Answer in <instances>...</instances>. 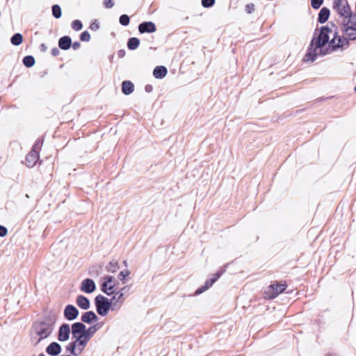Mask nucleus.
I'll use <instances>...</instances> for the list:
<instances>
[{
	"mask_svg": "<svg viewBox=\"0 0 356 356\" xmlns=\"http://www.w3.org/2000/svg\"><path fill=\"white\" fill-rule=\"evenodd\" d=\"M124 289L125 288H123L120 291L115 293L110 300L111 302H116V304L119 306V308L125 300L124 295L122 292V290Z\"/></svg>",
	"mask_w": 356,
	"mask_h": 356,
	"instance_id": "19",
	"label": "nucleus"
},
{
	"mask_svg": "<svg viewBox=\"0 0 356 356\" xmlns=\"http://www.w3.org/2000/svg\"><path fill=\"white\" fill-rule=\"evenodd\" d=\"M72 47L74 49H77L80 47V43L78 42H75L72 44Z\"/></svg>",
	"mask_w": 356,
	"mask_h": 356,
	"instance_id": "42",
	"label": "nucleus"
},
{
	"mask_svg": "<svg viewBox=\"0 0 356 356\" xmlns=\"http://www.w3.org/2000/svg\"><path fill=\"white\" fill-rule=\"evenodd\" d=\"M79 315L78 309L72 305H68L64 309V316L69 321H73L77 318Z\"/></svg>",
	"mask_w": 356,
	"mask_h": 356,
	"instance_id": "8",
	"label": "nucleus"
},
{
	"mask_svg": "<svg viewBox=\"0 0 356 356\" xmlns=\"http://www.w3.org/2000/svg\"><path fill=\"white\" fill-rule=\"evenodd\" d=\"M245 10L248 13H251L254 10V6L253 3H250L246 6Z\"/></svg>",
	"mask_w": 356,
	"mask_h": 356,
	"instance_id": "38",
	"label": "nucleus"
},
{
	"mask_svg": "<svg viewBox=\"0 0 356 356\" xmlns=\"http://www.w3.org/2000/svg\"><path fill=\"white\" fill-rule=\"evenodd\" d=\"M355 90L356 91V86L355 87Z\"/></svg>",
	"mask_w": 356,
	"mask_h": 356,
	"instance_id": "45",
	"label": "nucleus"
},
{
	"mask_svg": "<svg viewBox=\"0 0 356 356\" xmlns=\"http://www.w3.org/2000/svg\"><path fill=\"white\" fill-rule=\"evenodd\" d=\"M215 3V0H202V4L205 8L212 6Z\"/></svg>",
	"mask_w": 356,
	"mask_h": 356,
	"instance_id": "36",
	"label": "nucleus"
},
{
	"mask_svg": "<svg viewBox=\"0 0 356 356\" xmlns=\"http://www.w3.org/2000/svg\"><path fill=\"white\" fill-rule=\"evenodd\" d=\"M286 285L284 284L270 285L268 289L265 291V298L273 299L277 297L280 293H282L286 289Z\"/></svg>",
	"mask_w": 356,
	"mask_h": 356,
	"instance_id": "5",
	"label": "nucleus"
},
{
	"mask_svg": "<svg viewBox=\"0 0 356 356\" xmlns=\"http://www.w3.org/2000/svg\"><path fill=\"white\" fill-rule=\"evenodd\" d=\"M72 44L71 38L69 36H63L58 41V46L60 49L67 50Z\"/></svg>",
	"mask_w": 356,
	"mask_h": 356,
	"instance_id": "20",
	"label": "nucleus"
},
{
	"mask_svg": "<svg viewBox=\"0 0 356 356\" xmlns=\"http://www.w3.org/2000/svg\"><path fill=\"white\" fill-rule=\"evenodd\" d=\"M66 350L69 352H70V353H72V355H75V356H77L79 355V353H78V349L74 343V342H72L70 343H69L67 346H66Z\"/></svg>",
	"mask_w": 356,
	"mask_h": 356,
	"instance_id": "29",
	"label": "nucleus"
},
{
	"mask_svg": "<svg viewBox=\"0 0 356 356\" xmlns=\"http://www.w3.org/2000/svg\"><path fill=\"white\" fill-rule=\"evenodd\" d=\"M76 302L77 305L83 309L86 310L90 307L89 300L82 295H80L76 298Z\"/></svg>",
	"mask_w": 356,
	"mask_h": 356,
	"instance_id": "18",
	"label": "nucleus"
},
{
	"mask_svg": "<svg viewBox=\"0 0 356 356\" xmlns=\"http://www.w3.org/2000/svg\"><path fill=\"white\" fill-rule=\"evenodd\" d=\"M99 326L97 325H95L89 327L88 329L85 328V331L83 334H82L85 338L90 340V338L95 334V332L98 330Z\"/></svg>",
	"mask_w": 356,
	"mask_h": 356,
	"instance_id": "24",
	"label": "nucleus"
},
{
	"mask_svg": "<svg viewBox=\"0 0 356 356\" xmlns=\"http://www.w3.org/2000/svg\"><path fill=\"white\" fill-rule=\"evenodd\" d=\"M104 3L107 8H111L114 6L113 0H104Z\"/></svg>",
	"mask_w": 356,
	"mask_h": 356,
	"instance_id": "37",
	"label": "nucleus"
},
{
	"mask_svg": "<svg viewBox=\"0 0 356 356\" xmlns=\"http://www.w3.org/2000/svg\"><path fill=\"white\" fill-rule=\"evenodd\" d=\"M11 43L18 46L22 43L23 36L21 33H15L10 39Z\"/></svg>",
	"mask_w": 356,
	"mask_h": 356,
	"instance_id": "26",
	"label": "nucleus"
},
{
	"mask_svg": "<svg viewBox=\"0 0 356 356\" xmlns=\"http://www.w3.org/2000/svg\"><path fill=\"white\" fill-rule=\"evenodd\" d=\"M330 30L327 26L321 29L317 38L312 40L308 52L305 56V61H314L318 55L325 54L323 52V47L329 40V33Z\"/></svg>",
	"mask_w": 356,
	"mask_h": 356,
	"instance_id": "2",
	"label": "nucleus"
},
{
	"mask_svg": "<svg viewBox=\"0 0 356 356\" xmlns=\"http://www.w3.org/2000/svg\"><path fill=\"white\" fill-rule=\"evenodd\" d=\"M82 41L88 42L90 40V35L88 31H83L80 36Z\"/></svg>",
	"mask_w": 356,
	"mask_h": 356,
	"instance_id": "35",
	"label": "nucleus"
},
{
	"mask_svg": "<svg viewBox=\"0 0 356 356\" xmlns=\"http://www.w3.org/2000/svg\"><path fill=\"white\" fill-rule=\"evenodd\" d=\"M7 229L3 226L0 225V236H5L7 234Z\"/></svg>",
	"mask_w": 356,
	"mask_h": 356,
	"instance_id": "39",
	"label": "nucleus"
},
{
	"mask_svg": "<svg viewBox=\"0 0 356 356\" xmlns=\"http://www.w3.org/2000/svg\"><path fill=\"white\" fill-rule=\"evenodd\" d=\"M221 273H217L214 275L213 277L207 280L204 284V286L207 289H209L214 283L220 277Z\"/></svg>",
	"mask_w": 356,
	"mask_h": 356,
	"instance_id": "27",
	"label": "nucleus"
},
{
	"mask_svg": "<svg viewBox=\"0 0 356 356\" xmlns=\"http://www.w3.org/2000/svg\"><path fill=\"white\" fill-rule=\"evenodd\" d=\"M48 355L56 356L61 352V346L57 342L51 343L46 348Z\"/></svg>",
	"mask_w": 356,
	"mask_h": 356,
	"instance_id": "14",
	"label": "nucleus"
},
{
	"mask_svg": "<svg viewBox=\"0 0 356 356\" xmlns=\"http://www.w3.org/2000/svg\"><path fill=\"white\" fill-rule=\"evenodd\" d=\"M56 321L57 316L49 314L33 323L30 334V340L33 346H38L52 334Z\"/></svg>",
	"mask_w": 356,
	"mask_h": 356,
	"instance_id": "1",
	"label": "nucleus"
},
{
	"mask_svg": "<svg viewBox=\"0 0 356 356\" xmlns=\"http://www.w3.org/2000/svg\"><path fill=\"white\" fill-rule=\"evenodd\" d=\"M56 51H57L56 49H54V50L52 51V54H53L54 55H56Z\"/></svg>",
	"mask_w": 356,
	"mask_h": 356,
	"instance_id": "43",
	"label": "nucleus"
},
{
	"mask_svg": "<svg viewBox=\"0 0 356 356\" xmlns=\"http://www.w3.org/2000/svg\"><path fill=\"white\" fill-rule=\"evenodd\" d=\"M355 25H351L349 24L348 25L343 24V30L347 37L350 40L356 39V29Z\"/></svg>",
	"mask_w": 356,
	"mask_h": 356,
	"instance_id": "15",
	"label": "nucleus"
},
{
	"mask_svg": "<svg viewBox=\"0 0 356 356\" xmlns=\"http://www.w3.org/2000/svg\"><path fill=\"white\" fill-rule=\"evenodd\" d=\"M156 30V26L152 22H143L138 26V31L140 33H154Z\"/></svg>",
	"mask_w": 356,
	"mask_h": 356,
	"instance_id": "12",
	"label": "nucleus"
},
{
	"mask_svg": "<svg viewBox=\"0 0 356 356\" xmlns=\"http://www.w3.org/2000/svg\"><path fill=\"white\" fill-rule=\"evenodd\" d=\"M167 69L164 66H157L153 71V75L156 79H162L167 74Z\"/></svg>",
	"mask_w": 356,
	"mask_h": 356,
	"instance_id": "21",
	"label": "nucleus"
},
{
	"mask_svg": "<svg viewBox=\"0 0 356 356\" xmlns=\"http://www.w3.org/2000/svg\"><path fill=\"white\" fill-rule=\"evenodd\" d=\"M61 9L58 5H54L52 6V15L54 17L58 19L61 17Z\"/></svg>",
	"mask_w": 356,
	"mask_h": 356,
	"instance_id": "31",
	"label": "nucleus"
},
{
	"mask_svg": "<svg viewBox=\"0 0 356 356\" xmlns=\"http://www.w3.org/2000/svg\"><path fill=\"white\" fill-rule=\"evenodd\" d=\"M330 16V10L325 7L321 8L318 14V22L320 23L325 22Z\"/></svg>",
	"mask_w": 356,
	"mask_h": 356,
	"instance_id": "22",
	"label": "nucleus"
},
{
	"mask_svg": "<svg viewBox=\"0 0 356 356\" xmlns=\"http://www.w3.org/2000/svg\"><path fill=\"white\" fill-rule=\"evenodd\" d=\"M348 44V41L346 38H341L338 35H335L330 42L329 47H332V50L337 48L343 47L344 45Z\"/></svg>",
	"mask_w": 356,
	"mask_h": 356,
	"instance_id": "11",
	"label": "nucleus"
},
{
	"mask_svg": "<svg viewBox=\"0 0 356 356\" xmlns=\"http://www.w3.org/2000/svg\"><path fill=\"white\" fill-rule=\"evenodd\" d=\"M104 282L102 284V290L103 292L106 293L107 295H111L115 293V278L112 276H106L104 278Z\"/></svg>",
	"mask_w": 356,
	"mask_h": 356,
	"instance_id": "7",
	"label": "nucleus"
},
{
	"mask_svg": "<svg viewBox=\"0 0 356 356\" xmlns=\"http://www.w3.org/2000/svg\"><path fill=\"white\" fill-rule=\"evenodd\" d=\"M120 23L123 26H127L129 24V17L127 15H122L120 17Z\"/></svg>",
	"mask_w": 356,
	"mask_h": 356,
	"instance_id": "33",
	"label": "nucleus"
},
{
	"mask_svg": "<svg viewBox=\"0 0 356 356\" xmlns=\"http://www.w3.org/2000/svg\"><path fill=\"white\" fill-rule=\"evenodd\" d=\"M83 27L82 23L80 20H74L72 23V28L75 31H80Z\"/></svg>",
	"mask_w": 356,
	"mask_h": 356,
	"instance_id": "32",
	"label": "nucleus"
},
{
	"mask_svg": "<svg viewBox=\"0 0 356 356\" xmlns=\"http://www.w3.org/2000/svg\"><path fill=\"white\" fill-rule=\"evenodd\" d=\"M206 290H207L204 286L199 288L196 291H195V294L198 295V294H200L202 293H203L204 291H205Z\"/></svg>",
	"mask_w": 356,
	"mask_h": 356,
	"instance_id": "41",
	"label": "nucleus"
},
{
	"mask_svg": "<svg viewBox=\"0 0 356 356\" xmlns=\"http://www.w3.org/2000/svg\"><path fill=\"white\" fill-rule=\"evenodd\" d=\"M24 65L27 67H31L35 64V59L32 56H26L23 59Z\"/></svg>",
	"mask_w": 356,
	"mask_h": 356,
	"instance_id": "28",
	"label": "nucleus"
},
{
	"mask_svg": "<svg viewBox=\"0 0 356 356\" xmlns=\"http://www.w3.org/2000/svg\"><path fill=\"white\" fill-rule=\"evenodd\" d=\"M80 289L83 292L90 293L95 291L96 286L92 280L87 278L83 280Z\"/></svg>",
	"mask_w": 356,
	"mask_h": 356,
	"instance_id": "9",
	"label": "nucleus"
},
{
	"mask_svg": "<svg viewBox=\"0 0 356 356\" xmlns=\"http://www.w3.org/2000/svg\"><path fill=\"white\" fill-rule=\"evenodd\" d=\"M129 273H130L129 270L121 271L120 273V280H124L127 276H128L129 275Z\"/></svg>",
	"mask_w": 356,
	"mask_h": 356,
	"instance_id": "40",
	"label": "nucleus"
},
{
	"mask_svg": "<svg viewBox=\"0 0 356 356\" xmlns=\"http://www.w3.org/2000/svg\"><path fill=\"white\" fill-rule=\"evenodd\" d=\"M334 10L341 17L342 24L356 26V14H353L346 0H334Z\"/></svg>",
	"mask_w": 356,
	"mask_h": 356,
	"instance_id": "3",
	"label": "nucleus"
},
{
	"mask_svg": "<svg viewBox=\"0 0 356 356\" xmlns=\"http://www.w3.org/2000/svg\"><path fill=\"white\" fill-rule=\"evenodd\" d=\"M39 145L40 143L38 141L34 145L33 149L27 154L26 157V165L29 168L33 167L38 160L39 155L38 149L39 148Z\"/></svg>",
	"mask_w": 356,
	"mask_h": 356,
	"instance_id": "6",
	"label": "nucleus"
},
{
	"mask_svg": "<svg viewBox=\"0 0 356 356\" xmlns=\"http://www.w3.org/2000/svg\"><path fill=\"white\" fill-rule=\"evenodd\" d=\"M118 263L116 261H111L109 264L106 266V269L108 272L115 273L118 269Z\"/></svg>",
	"mask_w": 356,
	"mask_h": 356,
	"instance_id": "30",
	"label": "nucleus"
},
{
	"mask_svg": "<svg viewBox=\"0 0 356 356\" xmlns=\"http://www.w3.org/2000/svg\"><path fill=\"white\" fill-rule=\"evenodd\" d=\"M86 325L82 323H75L72 325V333L74 338L83 334Z\"/></svg>",
	"mask_w": 356,
	"mask_h": 356,
	"instance_id": "13",
	"label": "nucleus"
},
{
	"mask_svg": "<svg viewBox=\"0 0 356 356\" xmlns=\"http://www.w3.org/2000/svg\"><path fill=\"white\" fill-rule=\"evenodd\" d=\"M95 301L97 307V312L99 315L102 316H106L108 314L109 309L113 311L119 309V306L116 304V302H111L106 297L102 295H98L95 298Z\"/></svg>",
	"mask_w": 356,
	"mask_h": 356,
	"instance_id": "4",
	"label": "nucleus"
},
{
	"mask_svg": "<svg viewBox=\"0 0 356 356\" xmlns=\"http://www.w3.org/2000/svg\"><path fill=\"white\" fill-rule=\"evenodd\" d=\"M140 44V40L137 38H131L127 43L128 48L131 50L136 49Z\"/></svg>",
	"mask_w": 356,
	"mask_h": 356,
	"instance_id": "25",
	"label": "nucleus"
},
{
	"mask_svg": "<svg viewBox=\"0 0 356 356\" xmlns=\"http://www.w3.org/2000/svg\"><path fill=\"white\" fill-rule=\"evenodd\" d=\"M122 90L124 94L129 95L134 92V86L129 81H125L122 83Z\"/></svg>",
	"mask_w": 356,
	"mask_h": 356,
	"instance_id": "23",
	"label": "nucleus"
},
{
	"mask_svg": "<svg viewBox=\"0 0 356 356\" xmlns=\"http://www.w3.org/2000/svg\"><path fill=\"white\" fill-rule=\"evenodd\" d=\"M70 327L68 324H63L58 330V339L60 341H66L69 339Z\"/></svg>",
	"mask_w": 356,
	"mask_h": 356,
	"instance_id": "10",
	"label": "nucleus"
},
{
	"mask_svg": "<svg viewBox=\"0 0 356 356\" xmlns=\"http://www.w3.org/2000/svg\"><path fill=\"white\" fill-rule=\"evenodd\" d=\"M323 2V0H312L311 4L314 9H318L321 7Z\"/></svg>",
	"mask_w": 356,
	"mask_h": 356,
	"instance_id": "34",
	"label": "nucleus"
},
{
	"mask_svg": "<svg viewBox=\"0 0 356 356\" xmlns=\"http://www.w3.org/2000/svg\"><path fill=\"white\" fill-rule=\"evenodd\" d=\"M81 321L86 323H91L97 321V316L95 312L92 311L87 312L81 316Z\"/></svg>",
	"mask_w": 356,
	"mask_h": 356,
	"instance_id": "17",
	"label": "nucleus"
},
{
	"mask_svg": "<svg viewBox=\"0 0 356 356\" xmlns=\"http://www.w3.org/2000/svg\"><path fill=\"white\" fill-rule=\"evenodd\" d=\"M38 356H46L45 355H44L43 353H41Z\"/></svg>",
	"mask_w": 356,
	"mask_h": 356,
	"instance_id": "44",
	"label": "nucleus"
},
{
	"mask_svg": "<svg viewBox=\"0 0 356 356\" xmlns=\"http://www.w3.org/2000/svg\"><path fill=\"white\" fill-rule=\"evenodd\" d=\"M75 339L76 340L74 342L78 349V353H79L80 355L86 346L89 340L85 338L83 335L75 337Z\"/></svg>",
	"mask_w": 356,
	"mask_h": 356,
	"instance_id": "16",
	"label": "nucleus"
}]
</instances>
